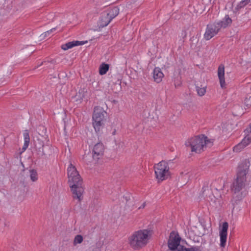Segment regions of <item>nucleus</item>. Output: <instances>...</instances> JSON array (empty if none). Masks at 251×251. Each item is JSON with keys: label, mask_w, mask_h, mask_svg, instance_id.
<instances>
[{"label": "nucleus", "mask_w": 251, "mask_h": 251, "mask_svg": "<svg viewBox=\"0 0 251 251\" xmlns=\"http://www.w3.org/2000/svg\"><path fill=\"white\" fill-rule=\"evenodd\" d=\"M249 167L250 162L247 160L243 161L239 165L236 178L231 185V191L233 193L231 201L233 208L241 202L247 194L245 185L247 181L246 176L249 172Z\"/></svg>", "instance_id": "nucleus-1"}, {"label": "nucleus", "mask_w": 251, "mask_h": 251, "mask_svg": "<svg viewBox=\"0 0 251 251\" xmlns=\"http://www.w3.org/2000/svg\"><path fill=\"white\" fill-rule=\"evenodd\" d=\"M68 183L73 193V197L80 201L84 192L83 180L76 168L71 163L67 169Z\"/></svg>", "instance_id": "nucleus-2"}, {"label": "nucleus", "mask_w": 251, "mask_h": 251, "mask_svg": "<svg viewBox=\"0 0 251 251\" xmlns=\"http://www.w3.org/2000/svg\"><path fill=\"white\" fill-rule=\"evenodd\" d=\"M212 143L206 136L201 135L188 139L185 142V145L188 148H190L192 152L200 153L207 147L211 146Z\"/></svg>", "instance_id": "nucleus-3"}, {"label": "nucleus", "mask_w": 251, "mask_h": 251, "mask_svg": "<svg viewBox=\"0 0 251 251\" xmlns=\"http://www.w3.org/2000/svg\"><path fill=\"white\" fill-rule=\"evenodd\" d=\"M150 231L147 229L135 231L128 238L130 247L134 250H138L145 246L148 243Z\"/></svg>", "instance_id": "nucleus-4"}, {"label": "nucleus", "mask_w": 251, "mask_h": 251, "mask_svg": "<svg viewBox=\"0 0 251 251\" xmlns=\"http://www.w3.org/2000/svg\"><path fill=\"white\" fill-rule=\"evenodd\" d=\"M106 112L100 106L94 108L93 115V126L97 133H100L104 126V121Z\"/></svg>", "instance_id": "nucleus-5"}, {"label": "nucleus", "mask_w": 251, "mask_h": 251, "mask_svg": "<svg viewBox=\"0 0 251 251\" xmlns=\"http://www.w3.org/2000/svg\"><path fill=\"white\" fill-rule=\"evenodd\" d=\"M156 178L160 181L167 179L170 175L169 167L167 162L161 161L154 166Z\"/></svg>", "instance_id": "nucleus-6"}, {"label": "nucleus", "mask_w": 251, "mask_h": 251, "mask_svg": "<svg viewBox=\"0 0 251 251\" xmlns=\"http://www.w3.org/2000/svg\"><path fill=\"white\" fill-rule=\"evenodd\" d=\"M221 28L216 22L207 25L205 32L204 34V38L209 40L215 36L220 31Z\"/></svg>", "instance_id": "nucleus-7"}, {"label": "nucleus", "mask_w": 251, "mask_h": 251, "mask_svg": "<svg viewBox=\"0 0 251 251\" xmlns=\"http://www.w3.org/2000/svg\"><path fill=\"white\" fill-rule=\"evenodd\" d=\"M181 238L177 233L174 231L171 232L169 239L168 241V246L170 250L175 251L178 250L180 245Z\"/></svg>", "instance_id": "nucleus-8"}, {"label": "nucleus", "mask_w": 251, "mask_h": 251, "mask_svg": "<svg viewBox=\"0 0 251 251\" xmlns=\"http://www.w3.org/2000/svg\"><path fill=\"white\" fill-rule=\"evenodd\" d=\"M105 148L102 143L95 145L92 150V157L94 160L98 161L101 159L104 155Z\"/></svg>", "instance_id": "nucleus-9"}, {"label": "nucleus", "mask_w": 251, "mask_h": 251, "mask_svg": "<svg viewBox=\"0 0 251 251\" xmlns=\"http://www.w3.org/2000/svg\"><path fill=\"white\" fill-rule=\"evenodd\" d=\"M228 227V223L224 222L223 224L222 229L220 231V246L222 248H225L226 246Z\"/></svg>", "instance_id": "nucleus-10"}, {"label": "nucleus", "mask_w": 251, "mask_h": 251, "mask_svg": "<svg viewBox=\"0 0 251 251\" xmlns=\"http://www.w3.org/2000/svg\"><path fill=\"white\" fill-rule=\"evenodd\" d=\"M250 143H251V139L246 134V136L242 141L233 147V151L236 152H240Z\"/></svg>", "instance_id": "nucleus-11"}, {"label": "nucleus", "mask_w": 251, "mask_h": 251, "mask_svg": "<svg viewBox=\"0 0 251 251\" xmlns=\"http://www.w3.org/2000/svg\"><path fill=\"white\" fill-rule=\"evenodd\" d=\"M37 153L40 156H45L47 157L52 152L50 146L46 145L44 146L42 145L41 147H36Z\"/></svg>", "instance_id": "nucleus-12"}, {"label": "nucleus", "mask_w": 251, "mask_h": 251, "mask_svg": "<svg viewBox=\"0 0 251 251\" xmlns=\"http://www.w3.org/2000/svg\"><path fill=\"white\" fill-rule=\"evenodd\" d=\"M218 76L219 79L221 87L222 88H226V82L225 79V67L223 64H220L218 69Z\"/></svg>", "instance_id": "nucleus-13"}, {"label": "nucleus", "mask_w": 251, "mask_h": 251, "mask_svg": "<svg viewBox=\"0 0 251 251\" xmlns=\"http://www.w3.org/2000/svg\"><path fill=\"white\" fill-rule=\"evenodd\" d=\"M87 42V41L83 42L78 41H73L62 45L61 46V49L64 50H66L76 46L84 45L85 43Z\"/></svg>", "instance_id": "nucleus-14"}, {"label": "nucleus", "mask_w": 251, "mask_h": 251, "mask_svg": "<svg viewBox=\"0 0 251 251\" xmlns=\"http://www.w3.org/2000/svg\"><path fill=\"white\" fill-rule=\"evenodd\" d=\"M153 77L154 81L156 83H160L163 77H164V74L162 72L160 68L159 67H155L153 72Z\"/></svg>", "instance_id": "nucleus-15"}, {"label": "nucleus", "mask_w": 251, "mask_h": 251, "mask_svg": "<svg viewBox=\"0 0 251 251\" xmlns=\"http://www.w3.org/2000/svg\"><path fill=\"white\" fill-rule=\"evenodd\" d=\"M232 20L229 18L228 15H226L225 18L219 22H216L217 25H219L220 28H226L227 26L230 25L232 23Z\"/></svg>", "instance_id": "nucleus-16"}, {"label": "nucleus", "mask_w": 251, "mask_h": 251, "mask_svg": "<svg viewBox=\"0 0 251 251\" xmlns=\"http://www.w3.org/2000/svg\"><path fill=\"white\" fill-rule=\"evenodd\" d=\"M192 176L191 172L188 171H184L180 173L179 178L184 183H187L191 178Z\"/></svg>", "instance_id": "nucleus-17"}, {"label": "nucleus", "mask_w": 251, "mask_h": 251, "mask_svg": "<svg viewBox=\"0 0 251 251\" xmlns=\"http://www.w3.org/2000/svg\"><path fill=\"white\" fill-rule=\"evenodd\" d=\"M111 20L105 14L102 15L99 21V25L100 27H104L107 26Z\"/></svg>", "instance_id": "nucleus-18"}, {"label": "nucleus", "mask_w": 251, "mask_h": 251, "mask_svg": "<svg viewBox=\"0 0 251 251\" xmlns=\"http://www.w3.org/2000/svg\"><path fill=\"white\" fill-rule=\"evenodd\" d=\"M86 92L84 89H80L74 98L75 101L77 103H80L85 98Z\"/></svg>", "instance_id": "nucleus-19"}, {"label": "nucleus", "mask_w": 251, "mask_h": 251, "mask_svg": "<svg viewBox=\"0 0 251 251\" xmlns=\"http://www.w3.org/2000/svg\"><path fill=\"white\" fill-rule=\"evenodd\" d=\"M119 13V9L117 7H114L111 8L108 13L105 14L112 20L114 18L118 15Z\"/></svg>", "instance_id": "nucleus-20"}, {"label": "nucleus", "mask_w": 251, "mask_h": 251, "mask_svg": "<svg viewBox=\"0 0 251 251\" xmlns=\"http://www.w3.org/2000/svg\"><path fill=\"white\" fill-rule=\"evenodd\" d=\"M24 145L23 147L22 150L25 151L28 147L30 138L29 133L27 130H25L24 133Z\"/></svg>", "instance_id": "nucleus-21"}, {"label": "nucleus", "mask_w": 251, "mask_h": 251, "mask_svg": "<svg viewBox=\"0 0 251 251\" xmlns=\"http://www.w3.org/2000/svg\"><path fill=\"white\" fill-rule=\"evenodd\" d=\"M196 89L197 92V94L199 96H203L206 93V86L201 85V86H198V84L196 85Z\"/></svg>", "instance_id": "nucleus-22"}, {"label": "nucleus", "mask_w": 251, "mask_h": 251, "mask_svg": "<svg viewBox=\"0 0 251 251\" xmlns=\"http://www.w3.org/2000/svg\"><path fill=\"white\" fill-rule=\"evenodd\" d=\"M109 70V65L103 63L101 64L99 68V74L100 75H105Z\"/></svg>", "instance_id": "nucleus-23"}, {"label": "nucleus", "mask_w": 251, "mask_h": 251, "mask_svg": "<svg viewBox=\"0 0 251 251\" xmlns=\"http://www.w3.org/2000/svg\"><path fill=\"white\" fill-rule=\"evenodd\" d=\"M30 177L32 181H36L38 179V175L36 170L31 169L29 170Z\"/></svg>", "instance_id": "nucleus-24"}, {"label": "nucleus", "mask_w": 251, "mask_h": 251, "mask_svg": "<svg viewBox=\"0 0 251 251\" xmlns=\"http://www.w3.org/2000/svg\"><path fill=\"white\" fill-rule=\"evenodd\" d=\"M178 251H199V248L198 247H193L190 248H187L183 246L179 247Z\"/></svg>", "instance_id": "nucleus-25"}, {"label": "nucleus", "mask_w": 251, "mask_h": 251, "mask_svg": "<svg viewBox=\"0 0 251 251\" xmlns=\"http://www.w3.org/2000/svg\"><path fill=\"white\" fill-rule=\"evenodd\" d=\"M250 2L251 0H242L237 4L236 8L237 10L240 9L242 8H243Z\"/></svg>", "instance_id": "nucleus-26"}, {"label": "nucleus", "mask_w": 251, "mask_h": 251, "mask_svg": "<svg viewBox=\"0 0 251 251\" xmlns=\"http://www.w3.org/2000/svg\"><path fill=\"white\" fill-rule=\"evenodd\" d=\"M244 103L247 107L251 106V94H248L244 100Z\"/></svg>", "instance_id": "nucleus-27"}, {"label": "nucleus", "mask_w": 251, "mask_h": 251, "mask_svg": "<svg viewBox=\"0 0 251 251\" xmlns=\"http://www.w3.org/2000/svg\"><path fill=\"white\" fill-rule=\"evenodd\" d=\"M83 241V237L81 235H77L74 239V244H81Z\"/></svg>", "instance_id": "nucleus-28"}, {"label": "nucleus", "mask_w": 251, "mask_h": 251, "mask_svg": "<svg viewBox=\"0 0 251 251\" xmlns=\"http://www.w3.org/2000/svg\"><path fill=\"white\" fill-rule=\"evenodd\" d=\"M181 84V82L180 81V77L178 76L174 80V85L176 87H177L180 86Z\"/></svg>", "instance_id": "nucleus-29"}, {"label": "nucleus", "mask_w": 251, "mask_h": 251, "mask_svg": "<svg viewBox=\"0 0 251 251\" xmlns=\"http://www.w3.org/2000/svg\"><path fill=\"white\" fill-rule=\"evenodd\" d=\"M245 134H247L251 139V123L250 124L249 127L245 130Z\"/></svg>", "instance_id": "nucleus-30"}, {"label": "nucleus", "mask_w": 251, "mask_h": 251, "mask_svg": "<svg viewBox=\"0 0 251 251\" xmlns=\"http://www.w3.org/2000/svg\"><path fill=\"white\" fill-rule=\"evenodd\" d=\"M208 183H206V184H204V186L202 187V192L203 194H204V192L206 191V190H208Z\"/></svg>", "instance_id": "nucleus-31"}, {"label": "nucleus", "mask_w": 251, "mask_h": 251, "mask_svg": "<svg viewBox=\"0 0 251 251\" xmlns=\"http://www.w3.org/2000/svg\"><path fill=\"white\" fill-rule=\"evenodd\" d=\"M55 30V28H52V29H51L50 30H48L47 31V32H46L45 33L46 36L48 34L49 35L50 33H51L52 32H53V31Z\"/></svg>", "instance_id": "nucleus-32"}, {"label": "nucleus", "mask_w": 251, "mask_h": 251, "mask_svg": "<svg viewBox=\"0 0 251 251\" xmlns=\"http://www.w3.org/2000/svg\"><path fill=\"white\" fill-rule=\"evenodd\" d=\"M146 206V202H144L141 206L139 207V209L144 208Z\"/></svg>", "instance_id": "nucleus-33"}]
</instances>
